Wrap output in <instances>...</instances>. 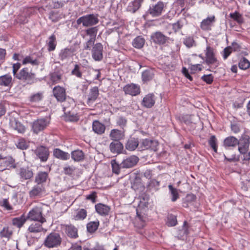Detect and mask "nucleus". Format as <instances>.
<instances>
[{"mask_svg": "<svg viewBox=\"0 0 250 250\" xmlns=\"http://www.w3.org/2000/svg\"><path fill=\"white\" fill-rule=\"evenodd\" d=\"M238 143V140L233 136L228 137L224 141V145L226 147H233Z\"/></svg>", "mask_w": 250, "mask_h": 250, "instance_id": "obj_35", "label": "nucleus"}, {"mask_svg": "<svg viewBox=\"0 0 250 250\" xmlns=\"http://www.w3.org/2000/svg\"><path fill=\"white\" fill-rule=\"evenodd\" d=\"M151 39L154 43L162 45L166 43L169 38L164 35L162 32L158 31L151 35Z\"/></svg>", "mask_w": 250, "mask_h": 250, "instance_id": "obj_12", "label": "nucleus"}, {"mask_svg": "<svg viewBox=\"0 0 250 250\" xmlns=\"http://www.w3.org/2000/svg\"><path fill=\"white\" fill-rule=\"evenodd\" d=\"M42 212V208L35 207L28 212L26 217L30 220L38 221L43 224L46 222V219L43 217Z\"/></svg>", "mask_w": 250, "mask_h": 250, "instance_id": "obj_4", "label": "nucleus"}, {"mask_svg": "<svg viewBox=\"0 0 250 250\" xmlns=\"http://www.w3.org/2000/svg\"><path fill=\"white\" fill-rule=\"evenodd\" d=\"M27 63H31L32 65H39V62L36 59L33 60L30 56L26 57L22 61V64H26Z\"/></svg>", "mask_w": 250, "mask_h": 250, "instance_id": "obj_54", "label": "nucleus"}, {"mask_svg": "<svg viewBox=\"0 0 250 250\" xmlns=\"http://www.w3.org/2000/svg\"><path fill=\"white\" fill-rule=\"evenodd\" d=\"M97 212L101 215H106L110 210V208L107 205L99 203L95 205Z\"/></svg>", "mask_w": 250, "mask_h": 250, "instance_id": "obj_29", "label": "nucleus"}, {"mask_svg": "<svg viewBox=\"0 0 250 250\" xmlns=\"http://www.w3.org/2000/svg\"><path fill=\"white\" fill-rule=\"evenodd\" d=\"M53 155L56 158L62 160H66L69 158V154L67 152L63 151L59 148L54 149Z\"/></svg>", "mask_w": 250, "mask_h": 250, "instance_id": "obj_31", "label": "nucleus"}, {"mask_svg": "<svg viewBox=\"0 0 250 250\" xmlns=\"http://www.w3.org/2000/svg\"><path fill=\"white\" fill-rule=\"evenodd\" d=\"M164 7V3L162 1L150 6L148 10L149 13L153 17L159 16L162 12Z\"/></svg>", "mask_w": 250, "mask_h": 250, "instance_id": "obj_11", "label": "nucleus"}, {"mask_svg": "<svg viewBox=\"0 0 250 250\" xmlns=\"http://www.w3.org/2000/svg\"><path fill=\"white\" fill-rule=\"evenodd\" d=\"M12 77L9 74L0 76V86H9L12 84Z\"/></svg>", "mask_w": 250, "mask_h": 250, "instance_id": "obj_32", "label": "nucleus"}, {"mask_svg": "<svg viewBox=\"0 0 250 250\" xmlns=\"http://www.w3.org/2000/svg\"><path fill=\"white\" fill-rule=\"evenodd\" d=\"M87 216V211L85 209L82 208L77 211L76 215L74 216L75 220H83Z\"/></svg>", "mask_w": 250, "mask_h": 250, "instance_id": "obj_43", "label": "nucleus"}, {"mask_svg": "<svg viewBox=\"0 0 250 250\" xmlns=\"http://www.w3.org/2000/svg\"><path fill=\"white\" fill-rule=\"evenodd\" d=\"M168 188L169 190L170 195L172 197L171 201L172 202L176 201L179 198V195L177 189L173 188L171 185H169Z\"/></svg>", "mask_w": 250, "mask_h": 250, "instance_id": "obj_40", "label": "nucleus"}, {"mask_svg": "<svg viewBox=\"0 0 250 250\" xmlns=\"http://www.w3.org/2000/svg\"><path fill=\"white\" fill-rule=\"evenodd\" d=\"M45 193V188L43 185L38 184L35 185L29 191V196L31 198L41 197Z\"/></svg>", "mask_w": 250, "mask_h": 250, "instance_id": "obj_13", "label": "nucleus"}, {"mask_svg": "<svg viewBox=\"0 0 250 250\" xmlns=\"http://www.w3.org/2000/svg\"><path fill=\"white\" fill-rule=\"evenodd\" d=\"M99 95V89L97 87L95 86L90 89V92L88 95L87 103L90 104L93 103L97 98Z\"/></svg>", "mask_w": 250, "mask_h": 250, "instance_id": "obj_28", "label": "nucleus"}, {"mask_svg": "<svg viewBox=\"0 0 250 250\" xmlns=\"http://www.w3.org/2000/svg\"><path fill=\"white\" fill-rule=\"evenodd\" d=\"M16 78L19 80L25 81L29 84H32L36 81L35 74L33 73L27 67L21 69L16 75Z\"/></svg>", "mask_w": 250, "mask_h": 250, "instance_id": "obj_1", "label": "nucleus"}, {"mask_svg": "<svg viewBox=\"0 0 250 250\" xmlns=\"http://www.w3.org/2000/svg\"><path fill=\"white\" fill-rule=\"evenodd\" d=\"M103 47L101 43H97L94 45L92 49V56L96 61H100L103 59Z\"/></svg>", "mask_w": 250, "mask_h": 250, "instance_id": "obj_14", "label": "nucleus"}, {"mask_svg": "<svg viewBox=\"0 0 250 250\" xmlns=\"http://www.w3.org/2000/svg\"><path fill=\"white\" fill-rule=\"evenodd\" d=\"M17 147L21 149H26L29 146V144L26 142L23 138H21L18 140L16 144Z\"/></svg>", "mask_w": 250, "mask_h": 250, "instance_id": "obj_48", "label": "nucleus"}, {"mask_svg": "<svg viewBox=\"0 0 250 250\" xmlns=\"http://www.w3.org/2000/svg\"><path fill=\"white\" fill-rule=\"evenodd\" d=\"M99 226V221L90 222L87 224V229L89 232H95Z\"/></svg>", "mask_w": 250, "mask_h": 250, "instance_id": "obj_46", "label": "nucleus"}, {"mask_svg": "<svg viewBox=\"0 0 250 250\" xmlns=\"http://www.w3.org/2000/svg\"><path fill=\"white\" fill-rule=\"evenodd\" d=\"M98 15L97 14H89L82 16L76 21L77 24L80 25L82 23L85 27L92 26L97 24L99 22Z\"/></svg>", "mask_w": 250, "mask_h": 250, "instance_id": "obj_2", "label": "nucleus"}, {"mask_svg": "<svg viewBox=\"0 0 250 250\" xmlns=\"http://www.w3.org/2000/svg\"><path fill=\"white\" fill-rule=\"evenodd\" d=\"M66 232L68 235L72 238L78 237L77 229L73 226H68L66 228Z\"/></svg>", "mask_w": 250, "mask_h": 250, "instance_id": "obj_47", "label": "nucleus"}, {"mask_svg": "<svg viewBox=\"0 0 250 250\" xmlns=\"http://www.w3.org/2000/svg\"><path fill=\"white\" fill-rule=\"evenodd\" d=\"M42 224L40 222L32 223L30 225L28 228V230L29 232L32 233H38L44 230L43 228L42 227ZM46 231V230L44 229Z\"/></svg>", "mask_w": 250, "mask_h": 250, "instance_id": "obj_33", "label": "nucleus"}, {"mask_svg": "<svg viewBox=\"0 0 250 250\" xmlns=\"http://www.w3.org/2000/svg\"><path fill=\"white\" fill-rule=\"evenodd\" d=\"M215 21V19L214 16L208 17L207 19L203 20L201 23L200 27L203 30H211V27Z\"/></svg>", "mask_w": 250, "mask_h": 250, "instance_id": "obj_20", "label": "nucleus"}, {"mask_svg": "<svg viewBox=\"0 0 250 250\" xmlns=\"http://www.w3.org/2000/svg\"><path fill=\"white\" fill-rule=\"evenodd\" d=\"M139 146L138 139L130 138L127 140L125 144V148L129 151H133Z\"/></svg>", "mask_w": 250, "mask_h": 250, "instance_id": "obj_27", "label": "nucleus"}, {"mask_svg": "<svg viewBox=\"0 0 250 250\" xmlns=\"http://www.w3.org/2000/svg\"><path fill=\"white\" fill-rule=\"evenodd\" d=\"M205 61L208 65H214L215 66H218V62L215 56L213 49L212 47L209 46L207 47L206 50H205Z\"/></svg>", "mask_w": 250, "mask_h": 250, "instance_id": "obj_8", "label": "nucleus"}, {"mask_svg": "<svg viewBox=\"0 0 250 250\" xmlns=\"http://www.w3.org/2000/svg\"><path fill=\"white\" fill-rule=\"evenodd\" d=\"M19 174L22 180H28L33 177V172L29 167H24L20 169Z\"/></svg>", "mask_w": 250, "mask_h": 250, "instance_id": "obj_21", "label": "nucleus"}, {"mask_svg": "<svg viewBox=\"0 0 250 250\" xmlns=\"http://www.w3.org/2000/svg\"><path fill=\"white\" fill-rule=\"evenodd\" d=\"M156 97L153 94H148L143 98L142 102L143 106L146 108H151L155 104Z\"/></svg>", "mask_w": 250, "mask_h": 250, "instance_id": "obj_19", "label": "nucleus"}, {"mask_svg": "<svg viewBox=\"0 0 250 250\" xmlns=\"http://www.w3.org/2000/svg\"><path fill=\"white\" fill-rule=\"evenodd\" d=\"M202 79L207 83L210 84L213 81V77L211 74L205 75L202 77Z\"/></svg>", "mask_w": 250, "mask_h": 250, "instance_id": "obj_61", "label": "nucleus"}, {"mask_svg": "<svg viewBox=\"0 0 250 250\" xmlns=\"http://www.w3.org/2000/svg\"><path fill=\"white\" fill-rule=\"evenodd\" d=\"M145 42V40L144 38L138 36L134 39L132 45L135 48H141L144 46Z\"/></svg>", "mask_w": 250, "mask_h": 250, "instance_id": "obj_44", "label": "nucleus"}, {"mask_svg": "<svg viewBox=\"0 0 250 250\" xmlns=\"http://www.w3.org/2000/svg\"><path fill=\"white\" fill-rule=\"evenodd\" d=\"M230 17L236 21L239 24L243 22V19L242 16L237 12L230 13Z\"/></svg>", "mask_w": 250, "mask_h": 250, "instance_id": "obj_55", "label": "nucleus"}, {"mask_svg": "<svg viewBox=\"0 0 250 250\" xmlns=\"http://www.w3.org/2000/svg\"><path fill=\"white\" fill-rule=\"evenodd\" d=\"M75 170V168L73 166H67L63 167V172L66 175H72Z\"/></svg>", "mask_w": 250, "mask_h": 250, "instance_id": "obj_58", "label": "nucleus"}, {"mask_svg": "<svg viewBox=\"0 0 250 250\" xmlns=\"http://www.w3.org/2000/svg\"><path fill=\"white\" fill-rule=\"evenodd\" d=\"M243 154V161L244 163L249 164L250 163V151L249 152H246L245 153H241Z\"/></svg>", "mask_w": 250, "mask_h": 250, "instance_id": "obj_64", "label": "nucleus"}, {"mask_svg": "<svg viewBox=\"0 0 250 250\" xmlns=\"http://www.w3.org/2000/svg\"><path fill=\"white\" fill-rule=\"evenodd\" d=\"M111 139L115 141H119L125 137L124 131L117 129H112L109 134Z\"/></svg>", "mask_w": 250, "mask_h": 250, "instance_id": "obj_23", "label": "nucleus"}, {"mask_svg": "<svg viewBox=\"0 0 250 250\" xmlns=\"http://www.w3.org/2000/svg\"><path fill=\"white\" fill-rule=\"evenodd\" d=\"M154 77L153 71L151 69H147L143 71L142 74V81L144 83L151 80Z\"/></svg>", "mask_w": 250, "mask_h": 250, "instance_id": "obj_37", "label": "nucleus"}, {"mask_svg": "<svg viewBox=\"0 0 250 250\" xmlns=\"http://www.w3.org/2000/svg\"><path fill=\"white\" fill-rule=\"evenodd\" d=\"M232 48L230 47H226L223 50V58L225 60L231 54Z\"/></svg>", "mask_w": 250, "mask_h": 250, "instance_id": "obj_63", "label": "nucleus"}, {"mask_svg": "<svg viewBox=\"0 0 250 250\" xmlns=\"http://www.w3.org/2000/svg\"><path fill=\"white\" fill-rule=\"evenodd\" d=\"M65 3V2L63 0L54 1L53 2L52 6L54 8L58 9L62 7Z\"/></svg>", "mask_w": 250, "mask_h": 250, "instance_id": "obj_59", "label": "nucleus"}, {"mask_svg": "<svg viewBox=\"0 0 250 250\" xmlns=\"http://www.w3.org/2000/svg\"><path fill=\"white\" fill-rule=\"evenodd\" d=\"M158 146V142L157 141L146 139L142 141L138 148L141 151L150 149L156 151L157 150Z\"/></svg>", "mask_w": 250, "mask_h": 250, "instance_id": "obj_5", "label": "nucleus"}, {"mask_svg": "<svg viewBox=\"0 0 250 250\" xmlns=\"http://www.w3.org/2000/svg\"><path fill=\"white\" fill-rule=\"evenodd\" d=\"M92 130L96 134L102 135L104 133L105 126L98 120H95L92 123Z\"/></svg>", "mask_w": 250, "mask_h": 250, "instance_id": "obj_22", "label": "nucleus"}, {"mask_svg": "<svg viewBox=\"0 0 250 250\" xmlns=\"http://www.w3.org/2000/svg\"><path fill=\"white\" fill-rule=\"evenodd\" d=\"M111 163L113 172L116 174H119L120 169L122 168L121 163L119 164L115 160H112Z\"/></svg>", "mask_w": 250, "mask_h": 250, "instance_id": "obj_52", "label": "nucleus"}, {"mask_svg": "<svg viewBox=\"0 0 250 250\" xmlns=\"http://www.w3.org/2000/svg\"><path fill=\"white\" fill-rule=\"evenodd\" d=\"M143 1L144 0H134L130 2L127 7V10L134 13L140 8Z\"/></svg>", "mask_w": 250, "mask_h": 250, "instance_id": "obj_25", "label": "nucleus"}, {"mask_svg": "<svg viewBox=\"0 0 250 250\" xmlns=\"http://www.w3.org/2000/svg\"><path fill=\"white\" fill-rule=\"evenodd\" d=\"M43 98V93L38 92L32 95L30 97V101L31 102L37 103L41 101Z\"/></svg>", "mask_w": 250, "mask_h": 250, "instance_id": "obj_51", "label": "nucleus"}, {"mask_svg": "<svg viewBox=\"0 0 250 250\" xmlns=\"http://www.w3.org/2000/svg\"><path fill=\"white\" fill-rule=\"evenodd\" d=\"M82 66L81 64H75L74 65V67L71 71V74L72 75L75 76L76 77L78 78H82V72L81 71Z\"/></svg>", "mask_w": 250, "mask_h": 250, "instance_id": "obj_41", "label": "nucleus"}, {"mask_svg": "<svg viewBox=\"0 0 250 250\" xmlns=\"http://www.w3.org/2000/svg\"><path fill=\"white\" fill-rule=\"evenodd\" d=\"M70 102L73 103V100L69 99V101H65L62 104L64 113V118L66 121L76 122L79 120L78 116L74 112H72L70 110H67L66 104L67 103H70Z\"/></svg>", "mask_w": 250, "mask_h": 250, "instance_id": "obj_7", "label": "nucleus"}, {"mask_svg": "<svg viewBox=\"0 0 250 250\" xmlns=\"http://www.w3.org/2000/svg\"><path fill=\"white\" fill-rule=\"evenodd\" d=\"M53 95L58 101L62 102L69 101L70 99L65 100L66 94L65 89L61 86H57L53 88Z\"/></svg>", "mask_w": 250, "mask_h": 250, "instance_id": "obj_15", "label": "nucleus"}, {"mask_svg": "<svg viewBox=\"0 0 250 250\" xmlns=\"http://www.w3.org/2000/svg\"><path fill=\"white\" fill-rule=\"evenodd\" d=\"M84 153L80 150L73 151L71 153V157L75 161H81L84 159Z\"/></svg>", "mask_w": 250, "mask_h": 250, "instance_id": "obj_38", "label": "nucleus"}, {"mask_svg": "<svg viewBox=\"0 0 250 250\" xmlns=\"http://www.w3.org/2000/svg\"><path fill=\"white\" fill-rule=\"evenodd\" d=\"M12 234V231L8 227H4L2 230L0 231V237L1 238H5L9 239Z\"/></svg>", "mask_w": 250, "mask_h": 250, "instance_id": "obj_45", "label": "nucleus"}, {"mask_svg": "<svg viewBox=\"0 0 250 250\" xmlns=\"http://www.w3.org/2000/svg\"><path fill=\"white\" fill-rule=\"evenodd\" d=\"M186 22V20L185 18L179 19L176 22L172 24V28L173 30L176 32L179 31L183 27Z\"/></svg>", "mask_w": 250, "mask_h": 250, "instance_id": "obj_39", "label": "nucleus"}, {"mask_svg": "<svg viewBox=\"0 0 250 250\" xmlns=\"http://www.w3.org/2000/svg\"><path fill=\"white\" fill-rule=\"evenodd\" d=\"M250 137L247 134H243L238 140V150L240 153L248 152L250 144Z\"/></svg>", "mask_w": 250, "mask_h": 250, "instance_id": "obj_6", "label": "nucleus"}, {"mask_svg": "<svg viewBox=\"0 0 250 250\" xmlns=\"http://www.w3.org/2000/svg\"><path fill=\"white\" fill-rule=\"evenodd\" d=\"M63 72L61 67H56L54 71L50 74V81L53 84L60 83L62 81Z\"/></svg>", "mask_w": 250, "mask_h": 250, "instance_id": "obj_9", "label": "nucleus"}, {"mask_svg": "<svg viewBox=\"0 0 250 250\" xmlns=\"http://www.w3.org/2000/svg\"><path fill=\"white\" fill-rule=\"evenodd\" d=\"M124 91L126 94H129L131 96H136L140 94V88L137 84L131 83L126 85L124 87Z\"/></svg>", "mask_w": 250, "mask_h": 250, "instance_id": "obj_17", "label": "nucleus"}, {"mask_svg": "<svg viewBox=\"0 0 250 250\" xmlns=\"http://www.w3.org/2000/svg\"><path fill=\"white\" fill-rule=\"evenodd\" d=\"M123 149V144L119 141H114L110 144V149L114 153H120Z\"/></svg>", "mask_w": 250, "mask_h": 250, "instance_id": "obj_30", "label": "nucleus"}, {"mask_svg": "<svg viewBox=\"0 0 250 250\" xmlns=\"http://www.w3.org/2000/svg\"><path fill=\"white\" fill-rule=\"evenodd\" d=\"M73 55V51L68 48L61 50L59 53V57L62 61L68 60Z\"/></svg>", "mask_w": 250, "mask_h": 250, "instance_id": "obj_34", "label": "nucleus"}, {"mask_svg": "<svg viewBox=\"0 0 250 250\" xmlns=\"http://www.w3.org/2000/svg\"><path fill=\"white\" fill-rule=\"evenodd\" d=\"M10 125L13 129L17 130L19 133H23L25 130V127L15 119L10 120Z\"/></svg>", "mask_w": 250, "mask_h": 250, "instance_id": "obj_26", "label": "nucleus"}, {"mask_svg": "<svg viewBox=\"0 0 250 250\" xmlns=\"http://www.w3.org/2000/svg\"><path fill=\"white\" fill-rule=\"evenodd\" d=\"M48 50L49 51H53L55 50L56 46V37L53 34L48 39L47 42Z\"/></svg>", "mask_w": 250, "mask_h": 250, "instance_id": "obj_42", "label": "nucleus"}, {"mask_svg": "<svg viewBox=\"0 0 250 250\" xmlns=\"http://www.w3.org/2000/svg\"><path fill=\"white\" fill-rule=\"evenodd\" d=\"M48 124L46 119L44 118L39 119L35 121L32 125L33 132L36 134L43 130Z\"/></svg>", "mask_w": 250, "mask_h": 250, "instance_id": "obj_10", "label": "nucleus"}, {"mask_svg": "<svg viewBox=\"0 0 250 250\" xmlns=\"http://www.w3.org/2000/svg\"><path fill=\"white\" fill-rule=\"evenodd\" d=\"M35 153L42 162H46L49 156V151L47 148L41 146L35 150Z\"/></svg>", "mask_w": 250, "mask_h": 250, "instance_id": "obj_18", "label": "nucleus"}, {"mask_svg": "<svg viewBox=\"0 0 250 250\" xmlns=\"http://www.w3.org/2000/svg\"><path fill=\"white\" fill-rule=\"evenodd\" d=\"M61 242L62 239L60 234L56 232H52L46 237L43 244L47 248H53L60 246Z\"/></svg>", "mask_w": 250, "mask_h": 250, "instance_id": "obj_3", "label": "nucleus"}, {"mask_svg": "<svg viewBox=\"0 0 250 250\" xmlns=\"http://www.w3.org/2000/svg\"><path fill=\"white\" fill-rule=\"evenodd\" d=\"M177 223L176 217L175 215L170 214L167 217V224L169 227L175 226Z\"/></svg>", "mask_w": 250, "mask_h": 250, "instance_id": "obj_53", "label": "nucleus"}, {"mask_svg": "<svg viewBox=\"0 0 250 250\" xmlns=\"http://www.w3.org/2000/svg\"><path fill=\"white\" fill-rule=\"evenodd\" d=\"M26 217L23 214L20 217L14 218L12 219V224L19 228H21L25 223L27 220Z\"/></svg>", "mask_w": 250, "mask_h": 250, "instance_id": "obj_36", "label": "nucleus"}, {"mask_svg": "<svg viewBox=\"0 0 250 250\" xmlns=\"http://www.w3.org/2000/svg\"><path fill=\"white\" fill-rule=\"evenodd\" d=\"M216 142L217 140L215 137L214 136H211L208 141V143L215 152H216L217 150Z\"/></svg>", "mask_w": 250, "mask_h": 250, "instance_id": "obj_56", "label": "nucleus"}, {"mask_svg": "<svg viewBox=\"0 0 250 250\" xmlns=\"http://www.w3.org/2000/svg\"><path fill=\"white\" fill-rule=\"evenodd\" d=\"M95 42V39L90 38V39L84 44V49L85 50H90V47L93 45Z\"/></svg>", "mask_w": 250, "mask_h": 250, "instance_id": "obj_60", "label": "nucleus"}, {"mask_svg": "<svg viewBox=\"0 0 250 250\" xmlns=\"http://www.w3.org/2000/svg\"><path fill=\"white\" fill-rule=\"evenodd\" d=\"M48 179V173L45 171H39L36 175L35 182L38 184H42L45 183Z\"/></svg>", "mask_w": 250, "mask_h": 250, "instance_id": "obj_24", "label": "nucleus"}, {"mask_svg": "<svg viewBox=\"0 0 250 250\" xmlns=\"http://www.w3.org/2000/svg\"><path fill=\"white\" fill-rule=\"evenodd\" d=\"M250 66V62L245 58H243L239 62V67L240 69L246 70Z\"/></svg>", "mask_w": 250, "mask_h": 250, "instance_id": "obj_50", "label": "nucleus"}, {"mask_svg": "<svg viewBox=\"0 0 250 250\" xmlns=\"http://www.w3.org/2000/svg\"><path fill=\"white\" fill-rule=\"evenodd\" d=\"M97 31L98 29L97 27L90 28L86 30L87 35H89L91 38H93L95 39Z\"/></svg>", "mask_w": 250, "mask_h": 250, "instance_id": "obj_57", "label": "nucleus"}, {"mask_svg": "<svg viewBox=\"0 0 250 250\" xmlns=\"http://www.w3.org/2000/svg\"><path fill=\"white\" fill-rule=\"evenodd\" d=\"M184 44L188 48L196 45V43L192 37H186L183 41Z\"/></svg>", "mask_w": 250, "mask_h": 250, "instance_id": "obj_49", "label": "nucleus"}, {"mask_svg": "<svg viewBox=\"0 0 250 250\" xmlns=\"http://www.w3.org/2000/svg\"><path fill=\"white\" fill-rule=\"evenodd\" d=\"M231 129L234 133H237L240 131V126L238 123H232L231 125Z\"/></svg>", "mask_w": 250, "mask_h": 250, "instance_id": "obj_62", "label": "nucleus"}, {"mask_svg": "<svg viewBox=\"0 0 250 250\" xmlns=\"http://www.w3.org/2000/svg\"><path fill=\"white\" fill-rule=\"evenodd\" d=\"M139 161V158L135 156L132 155L124 159L121 163V167L123 168H131L136 165Z\"/></svg>", "mask_w": 250, "mask_h": 250, "instance_id": "obj_16", "label": "nucleus"}]
</instances>
